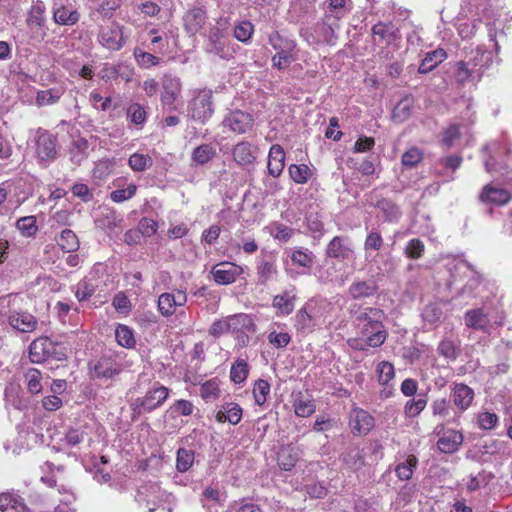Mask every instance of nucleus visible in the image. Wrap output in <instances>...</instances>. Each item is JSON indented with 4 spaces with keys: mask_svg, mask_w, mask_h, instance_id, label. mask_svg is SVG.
<instances>
[{
    "mask_svg": "<svg viewBox=\"0 0 512 512\" xmlns=\"http://www.w3.org/2000/svg\"><path fill=\"white\" fill-rule=\"evenodd\" d=\"M383 319L384 312L377 308L367 307L354 312V323L358 335L366 337V343L371 348L381 346L387 339Z\"/></svg>",
    "mask_w": 512,
    "mask_h": 512,
    "instance_id": "obj_1",
    "label": "nucleus"
},
{
    "mask_svg": "<svg viewBox=\"0 0 512 512\" xmlns=\"http://www.w3.org/2000/svg\"><path fill=\"white\" fill-rule=\"evenodd\" d=\"M352 9L351 0H325L322 4V27L324 40L333 44L340 30V21L348 16Z\"/></svg>",
    "mask_w": 512,
    "mask_h": 512,
    "instance_id": "obj_2",
    "label": "nucleus"
},
{
    "mask_svg": "<svg viewBox=\"0 0 512 512\" xmlns=\"http://www.w3.org/2000/svg\"><path fill=\"white\" fill-rule=\"evenodd\" d=\"M169 389L163 385L157 384L148 390L143 397H138L130 403L133 411V418L144 413H150L158 407L162 406L168 398Z\"/></svg>",
    "mask_w": 512,
    "mask_h": 512,
    "instance_id": "obj_3",
    "label": "nucleus"
},
{
    "mask_svg": "<svg viewBox=\"0 0 512 512\" xmlns=\"http://www.w3.org/2000/svg\"><path fill=\"white\" fill-rule=\"evenodd\" d=\"M212 96L211 90L198 91L188 105V113L191 118L204 123L212 116L214 113Z\"/></svg>",
    "mask_w": 512,
    "mask_h": 512,
    "instance_id": "obj_4",
    "label": "nucleus"
},
{
    "mask_svg": "<svg viewBox=\"0 0 512 512\" xmlns=\"http://www.w3.org/2000/svg\"><path fill=\"white\" fill-rule=\"evenodd\" d=\"M205 51L221 59H227L231 56L229 37L226 29L219 26L211 28L205 45Z\"/></svg>",
    "mask_w": 512,
    "mask_h": 512,
    "instance_id": "obj_5",
    "label": "nucleus"
},
{
    "mask_svg": "<svg viewBox=\"0 0 512 512\" xmlns=\"http://www.w3.org/2000/svg\"><path fill=\"white\" fill-rule=\"evenodd\" d=\"M182 83L180 78L172 75H165L162 79V90L160 101L168 111H175V102L181 95Z\"/></svg>",
    "mask_w": 512,
    "mask_h": 512,
    "instance_id": "obj_6",
    "label": "nucleus"
},
{
    "mask_svg": "<svg viewBox=\"0 0 512 512\" xmlns=\"http://www.w3.org/2000/svg\"><path fill=\"white\" fill-rule=\"evenodd\" d=\"M36 154L40 162L50 163L57 157L56 137L46 130H38Z\"/></svg>",
    "mask_w": 512,
    "mask_h": 512,
    "instance_id": "obj_7",
    "label": "nucleus"
},
{
    "mask_svg": "<svg viewBox=\"0 0 512 512\" xmlns=\"http://www.w3.org/2000/svg\"><path fill=\"white\" fill-rule=\"evenodd\" d=\"M243 273V268L232 262H221L214 265L211 274L214 281L219 285H229L236 281Z\"/></svg>",
    "mask_w": 512,
    "mask_h": 512,
    "instance_id": "obj_8",
    "label": "nucleus"
},
{
    "mask_svg": "<svg viewBox=\"0 0 512 512\" xmlns=\"http://www.w3.org/2000/svg\"><path fill=\"white\" fill-rule=\"evenodd\" d=\"M98 39L103 47L111 51L120 50L126 42L122 27L118 24L101 28Z\"/></svg>",
    "mask_w": 512,
    "mask_h": 512,
    "instance_id": "obj_9",
    "label": "nucleus"
},
{
    "mask_svg": "<svg viewBox=\"0 0 512 512\" xmlns=\"http://www.w3.org/2000/svg\"><path fill=\"white\" fill-rule=\"evenodd\" d=\"M222 124L234 133L244 134L252 128L253 118L249 113L235 110L225 116Z\"/></svg>",
    "mask_w": 512,
    "mask_h": 512,
    "instance_id": "obj_10",
    "label": "nucleus"
},
{
    "mask_svg": "<svg viewBox=\"0 0 512 512\" xmlns=\"http://www.w3.org/2000/svg\"><path fill=\"white\" fill-rule=\"evenodd\" d=\"M187 302V296L182 290H176L172 293H163L158 298V309L165 316H171L178 306H184Z\"/></svg>",
    "mask_w": 512,
    "mask_h": 512,
    "instance_id": "obj_11",
    "label": "nucleus"
},
{
    "mask_svg": "<svg viewBox=\"0 0 512 512\" xmlns=\"http://www.w3.org/2000/svg\"><path fill=\"white\" fill-rule=\"evenodd\" d=\"M349 424L354 434L366 435L373 428L374 419L367 411L355 408L350 413Z\"/></svg>",
    "mask_w": 512,
    "mask_h": 512,
    "instance_id": "obj_12",
    "label": "nucleus"
},
{
    "mask_svg": "<svg viewBox=\"0 0 512 512\" xmlns=\"http://www.w3.org/2000/svg\"><path fill=\"white\" fill-rule=\"evenodd\" d=\"M164 493L157 484H149L142 486L138 491L137 501L145 504L149 512L157 509L158 502L162 499Z\"/></svg>",
    "mask_w": 512,
    "mask_h": 512,
    "instance_id": "obj_13",
    "label": "nucleus"
},
{
    "mask_svg": "<svg viewBox=\"0 0 512 512\" xmlns=\"http://www.w3.org/2000/svg\"><path fill=\"white\" fill-rule=\"evenodd\" d=\"M375 42L392 45L400 39L399 30L391 22H378L372 27Z\"/></svg>",
    "mask_w": 512,
    "mask_h": 512,
    "instance_id": "obj_14",
    "label": "nucleus"
},
{
    "mask_svg": "<svg viewBox=\"0 0 512 512\" xmlns=\"http://www.w3.org/2000/svg\"><path fill=\"white\" fill-rule=\"evenodd\" d=\"M232 155L239 166H251L256 161V148L250 142L241 141L233 147Z\"/></svg>",
    "mask_w": 512,
    "mask_h": 512,
    "instance_id": "obj_15",
    "label": "nucleus"
},
{
    "mask_svg": "<svg viewBox=\"0 0 512 512\" xmlns=\"http://www.w3.org/2000/svg\"><path fill=\"white\" fill-rule=\"evenodd\" d=\"M206 19V11L202 7H192L183 18L185 30L189 34L195 35L203 28Z\"/></svg>",
    "mask_w": 512,
    "mask_h": 512,
    "instance_id": "obj_16",
    "label": "nucleus"
},
{
    "mask_svg": "<svg viewBox=\"0 0 512 512\" xmlns=\"http://www.w3.org/2000/svg\"><path fill=\"white\" fill-rule=\"evenodd\" d=\"M451 398L459 413H462L470 407L474 399V391L469 386L458 383L452 389Z\"/></svg>",
    "mask_w": 512,
    "mask_h": 512,
    "instance_id": "obj_17",
    "label": "nucleus"
},
{
    "mask_svg": "<svg viewBox=\"0 0 512 512\" xmlns=\"http://www.w3.org/2000/svg\"><path fill=\"white\" fill-rule=\"evenodd\" d=\"M326 254L331 258L346 260L353 254V248L347 238L336 236L329 242Z\"/></svg>",
    "mask_w": 512,
    "mask_h": 512,
    "instance_id": "obj_18",
    "label": "nucleus"
},
{
    "mask_svg": "<svg viewBox=\"0 0 512 512\" xmlns=\"http://www.w3.org/2000/svg\"><path fill=\"white\" fill-rule=\"evenodd\" d=\"M9 324L23 333H29L36 329V318L27 312H13L9 315Z\"/></svg>",
    "mask_w": 512,
    "mask_h": 512,
    "instance_id": "obj_19",
    "label": "nucleus"
},
{
    "mask_svg": "<svg viewBox=\"0 0 512 512\" xmlns=\"http://www.w3.org/2000/svg\"><path fill=\"white\" fill-rule=\"evenodd\" d=\"M268 42L276 51L275 54H293L296 51V42L278 31L269 34Z\"/></svg>",
    "mask_w": 512,
    "mask_h": 512,
    "instance_id": "obj_20",
    "label": "nucleus"
},
{
    "mask_svg": "<svg viewBox=\"0 0 512 512\" xmlns=\"http://www.w3.org/2000/svg\"><path fill=\"white\" fill-rule=\"evenodd\" d=\"M285 152L284 149L278 145L274 144L270 148L268 155V172L271 176L277 178L281 175L284 167H285Z\"/></svg>",
    "mask_w": 512,
    "mask_h": 512,
    "instance_id": "obj_21",
    "label": "nucleus"
},
{
    "mask_svg": "<svg viewBox=\"0 0 512 512\" xmlns=\"http://www.w3.org/2000/svg\"><path fill=\"white\" fill-rule=\"evenodd\" d=\"M215 418L219 423H224L227 421L232 425H236L242 418V409L237 403L228 402L221 405L220 409L216 413Z\"/></svg>",
    "mask_w": 512,
    "mask_h": 512,
    "instance_id": "obj_22",
    "label": "nucleus"
},
{
    "mask_svg": "<svg viewBox=\"0 0 512 512\" xmlns=\"http://www.w3.org/2000/svg\"><path fill=\"white\" fill-rule=\"evenodd\" d=\"M121 371L120 365L111 357H101L94 365L93 373L97 378H112Z\"/></svg>",
    "mask_w": 512,
    "mask_h": 512,
    "instance_id": "obj_23",
    "label": "nucleus"
},
{
    "mask_svg": "<svg viewBox=\"0 0 512 512\" xmlns=\"http://www.w3.org/2000/svg\"><path fill=\"white\" fill-rule=\"evenodd\" d=\"M292 397V406L297 416L309 417L315 412L316 405L308 395L299 391L297 393H294Z\"/></svg>",
    "mask_w": 512,
    "mask_h": 512,
    "instance_id": "obj_24",
    "label": "nucleus"
},
{
    "mask_svg": "<svg viewBox=\"0 0 512 512\" xmlns=\"http://www.w3.org/2000/svg\"><path fill=\"white\" fill-rule=\"evenodd\" d=\"M480 199L485 203L504 205L510 201L511 195L505 189L486 185L480 194Z\"/></svg>",
    "mask_w": 512,
    "mask_h": 512,
    "instance_id": "obj_25",
    "label": "nucleus"
},
{
    "mask_svg": "<svg viewBox=\"0 0 512 512\" xmlns=\"http://www.w3.org/2000/svg\"><path fill=\"white\" fill-rule=\"evenodd\" d=\"M466 327L486 332L490 321L481 308L470 309L464 315Z\"/></svg>",
    "mask_w": 512,
    "mask_h": 512,
    "instance_id": "obj_26",
    "label": "nucleus"
},
{
    "mask_svg": "<svg viewBox=\"0 0 512 512\" xmlns=\"http://www.w3.org/2000/svg\"><path fill=\"white\" fill-rule=\"evenodd\" d=\"M300 457L299 448L293 445L282 446L277 454L278 465L282 470H291Z\"/></svg>",
    "mask_w": 512,
    "mask_h": 512,
    "instance_id": "obj_27",
    "label": "nucleus"
},
{
    "mask_svg": "<svg viewBox=\"0 0 512 512\" xmlns=\"http://www.w3.org/2000/svg\"><path fill=\"white\" fill-rule=\"evenodd\" d=\"M377 284L373 279L357 280L349 287V295L353 299H362L373 296L377 292Z\"/></svg>",
    "mask_w": 512,
    "mask_h": 512,
    "instance_id": "obj_28",
    "label": "nucleus"
},
{
    "mask_svg": "<svg viewBox=\"0 0 512 512\" xmlns=\"http://www.w3.org/2000/svg\"><path fill=\"white\" fill-rule=\"evenodd\" d=\"M462 442L463 436L460 432L449 430L439 438L437 446L441 452L453 453L458 450Z\"/></svg>",
    "mask_w": 512,
    "mask_h": 512,
    "instance_id": "obj_29",
    "label": "nucleus"
},
{
    "mask_svg": "<svg viewBox=\"0 0 512 512\" xmlns=\"http://www.w3.org/2000/svg\"><path fill=\"white\" fill-rule=\"evenodd\" d=\"M65 92L64 87L56 86L47 90H39L35 98L38 107L50 106L59 102Z\"/></svg>",
    "mask_w": 512,
    "mask_h": 512,
    "instance_id": "obj_30",
    "label": "nucleus"
},
{
    "mask_svg": "<svg viewBox=\"0 0 512 512\" xmlns=\"http://www.w3.org/2000/svg\"><path fill=\"white\" fill-rule=\"evenodd\" d=\"M230 332H253L255 325L252 318L244 313H239L227 317Z\"/></svg>",
    "mask_w": 512,
    "mask_h": 512,
    "instance_id": "obj_31",
    "label": "nucleus"
},
{
    "mask_svg": "<svg viewBox=\"0 0 512 512\" xmlns=\"http://www.w3.org/2000/svg\"><path fill=\"white\" fill-rule=\"evenodd\" d=\"M22 498L11 493L0 494V512H26Z\"/></svg>",
    "mask_w": 512,
    "mask_h": 512,
    "instance_id": "obj_32",
    "label": "nucleus"
},
{
    "mask_svg": "<svg viewBox=\"0 0 512 512\" xmlns=\"http://www.w3.org/2000/svg\"><path fill=\"white\" fill-rule=\"evenodd\" d=\"M446 57V52L441 48L428 52L418 68L419 73H429L434 68H436L440 63H442L446 59Z\"/></svg>",
    "mask_w": 512,
    "mask_h": 512,
    "instance_id": "obj_33",
    "label": "nucleus"
},
{
    "mask_svg": "<svg viewBox=\"0 0 512 512\" xmlns=\"http://www.w3.org/2000/svg\"><path fill=\"white\" fill-rule=\"evenodd\" d=\"M52 344L47 338L34 340L29 347V354L32 362L39 363L45 356L51 353Z\"/></svg>",
    "mask_w": 512,
    "mask_h": 512,
    "instance_id": "obj_34",
    "label": "nucleus"
},
{
    "mask_svg": "<svg viewBox=\"0 0 512 512\" xmlns=\"http://www.w3.org/2000/svg\"><path fill=\"white\" fill-rule=\"evenodd\" d=\"M216 156V149L211 144H202L196 147L191 159L196 165H204Z\"/></svg>",
    "mask_w": 512,
    "mask_h": 512,
    "instance_id": "obj_35",
    "label": "nucleus"
},
{
    "mask_svg": "<svg viewBox=\"0 0 512 512\" xmlns=\"http://www.w3.org/2000/svg\"><path fill=\"white\" fill-rule=\"evenodd\" d=\"M89 148V142L83 137L73 139L70 148L71 160L75 164H79L86 156Z\"/></svg>",
    "mask_w": 512,
    "mask_h": 512,
    "instance_id": "obj_36",
    "label": "nucleus"
},
{
    "mask_svg": "<svg viewBox=\"0 0 512 512\" xmlns=\"http://www.w3.org/2000/svg\"><path fill=\"white\" fill-rule=\"evenodd\" d=\"M295 295L285 291L282 294L276 295L273 299V307L276 308L280 314L288 315L294 309Z\"/></svg>",
    "mask_w": 512,
    "mask_h": 512,
    "instance_id": "obj_37",
    "label": "nucleus"
},
{
    "mask_svg": "<svg viewBox=\"0 0 512 512\" xmlns=\"http://www.w3.org/2000/svg\"><path fill=\"white\" fill-rule=\"evenodd\" d=\"M53 18L60 25H74L79 20V14L76 10L61 6L54 10Z\"/></svg>",
    "mask_w": 512,
    "mask_h": 512,
    "instance_id": "obj_38",
    "label": "nucleus"
},
{
    "mask_svg": "<svg viewBox=\"0 0 512 512\" xmlns=\"http://www.w3.org/2000/svg\"><path fill=\"white\" fill-rule=\"evenodd\" d=\"M417 464V457L415 455H409L404 462L399 463L396 466L395 472L397 477L402 481L411 479L414 469L417 467Z\"/></svg>",
    "mask_w": 512,
    "mask_h": 512,
    "instance_id": "obj_39",
    "label": "nucleus"
},
{
    "mask_svg": "<svg viewBox=\"0 0 512 512\" xmlns=\"http://www.w3.org/2000/svg\"><path fill=\"white\" fill-rule=\"evenodd\" d=\"M57 244L65 252H74L79 248L78 237L70 229L61 232L59 238H57Z\"/></svg>",
    "mask_w": 512,
    "mask_h": 512,
    "instance_id": "obj_40",
    "label": "nucleus"
},
{
    "mask_svg": "<svg viewBox=\"0 0 512 512\" xmlns=\"http://www.w3.org/2000/svg\"><path fill=\"white\" fill-rule=\"evenodd\" d=\"M427 402L428 398L425 393L417 394L416 398H413L406 403L404 407L406 416L415 417L419 415L425 409Z\"/></svg>",
    "mask_w": 512,
    "mask_h": 512,
    "instance_id": "obj_41",
    "label": "nucleus"
},
{
    "mask_svg": "<svg viewBox=\"0 0 512 512\" xmlns=\"http://www.w3.org/2000/svg\"><path fill=\"white\" fill-rule=\"evenodd\" d=\"M412 100L408 97L401 99L393 109L392 118L396 122L406 121L412 112Z\"/></svg>",
    "mask_w": 512,
    "mask_h": 512,
    "instance_id": "obj_42",
    "label": "nucleus"
},
{
    "mask_svg": "<svg viewBox=\"0 0 512 512\" xmlns=\"http://www.w3.org/2000/svg\"><path fill=\"white\" fill-rule=\"evenodd\" d=\"M276 274H277V268L273 262L267 261L264 259L259 261V263L257 265V275L259 278V282L262 285H265Z\"/></svg>",
    "mask_w": 512,
    "mask_h": 512,
    "instance_id": "obj_43",
    "label": "nucleus"
},
{
    "mask_svg": "<svg viewBox=\"0 0 512 512\" xmlns=\"http://www.w3.org/2000/svg\"><path fill=\"white\" fill-rule=\"evenodd\" d=\"M115 338L118 344L125 348H132L136 343L133 331L128 326L122 324L116 328Z\"/></svg>",
    "mask_w": 512,
    "mask_h": 512,
    "instance_id": "obj_44",
    "label": "nucleus"
},
{
    "mask_svg": "<svg viewBox=\"0 0 512 512\" xmlns=\"http://www.w3.org/2000/svg\"><path fill=\"white\" fill-rule=\"evenodd\" d=\"M42 373L35 368L28 369L25 373L27 389L32 394H38L42 390Z\"/></svg>",
    "mask_w": 512,
    "mask_h": 512,
    "instance_id": "obj_45",
    "label": "nucleus"
},
{
    "mask_svg": "<svg viewBox=\"0 0 512 512\" xmlns=\"http://www.w3.org/2000/svg\"><path fill=\"white\" fill-rule=\"evenodd\" d=\"M126 115L127 118L137 126H142L146 121V111L144 107L137 102L127 107Z\"/></svg>",
    "mask_w": 512,
    "mask_h": 512,
    "instance_id": "obj_46",
    "label": "nucleus"
},
{
    "mask_svg": "<svg viewBox=\"0 0 512 512\" xmlns=\"http://www.w3.org/2000/svg\"><path fill=\"white\" fill-rule=\"evenodd\" d=\"M128 164L133 171L141 172L151 167L153 161L149 155L134 153L129 157Z\"/></svg>",
    "mask_w": 512,
    "mask_h": 512,
    "instance_id": "obj_47",
    "label": "nucleus"
},
{
    "mask_svg": "<svg viewBox=\"0 0 512 512\" xmlns=\"http://www.w3.org/2000/svg\"><path fill=\"white\" fill-rule=\"evenodd\" d=\"M194 462V452L185 448L177 451L176 468L179 472L188 471Z\"/></svg>",
    "mask_w": 512,
    "mask_h": 512,
    "instance_id": "obj_48",
    "label": "nucleus"
},
{
    "mask_svg": "<svg viewBox=\"0 0 512 512\" xmlns=\"http://www.w3.org/2000/svg\"><path fill=\"white\" fill-rule=\"evenodd\" d=\"M438 353L447 358L448 360L454 361L458 357V348L453 340L449 338H444L438 345L437 348Z\"/></svg>",
    "mask_w": 512,
    "mask_h": 512,
    "instance_id": "obj_49",
    "label": "nucleus"
},
{
    "mask_svg": "<svg viewBox=\"0 0 512 512\" xmlns=\"http://www.w3.org/2000/svg\"><path fill=\"white\" fill-rule=\"evenodd\" d=\"M443 315V310L438 303L427 304L422 311V318L429 324L438 322Z\"/></svg>",
    "mask_w": 512,
    "mask_h": 512,
    "instance_id": "obj_50",
    "label": "nucleus"
},
{
    "mask_svg": "<svg viewBox=\"0 0 512 512\" xmlns=\"http://www.w3.org/2000/svg\"><path fill=\"white\" fill-rule=\"evenodd\" d=\"M248 364L244 360H237L231 367L230 378L234 383H242L248 376Z\"/></svg>",
    "mask_w": 512,
    "mask_h": 512,
    "instance_id": "obj_51",
    "label": "nucleus"
},
{
    "mask_svg": "<svg viewBox=\"0 0 512 512\" xmlns=\"http://www.w3.org/2000/svg\"><path fill=\"white\" fill-rule=\"evenodd\" d=\"M289 174L294 182L303 184L308 181L311 171L309 167L305 164H293L289 167Z\"/></svg>",
    "mask_w": 512,
    "mask_h": 512,
    "instance_id": "obj_52",
    "label": "nucleus"
},
{
    "mask_svg": "<svg viewBox=\"0 0 512 512\" xmlns=\"http://www.w3.org/2000/svg\"><path fill=\"white\" fill-rule=\"evenodd\" d=\"M254 26L250 21H242L234 28V37L241 42H247L253 35Z\"/></svg>",
    "mask_w": 512,
    "mask_h": 512,
    "instance_id": "obj_53",
    "label": "nucleus"
},
{
    "mask_svg": "<svg viewBox=\"0 0 512 512\" xmlns=\"http://www.w3.org/2000/svg\"><path fill=\"white\" fill-rule=\"evenodd\" d=\"M270 392V384L263 380L259 379L255 382L253 388V394L255 398V402L258 405H263L266 402L267 396Z\"/></svg>",
    "mask_w": 512,
    "mask_h": 512,
    "instance_id": "obj_54",
    "label": "nucleus"
},
{
    "mask_svg": "<svg viewBox=\"0 0 512 512\" xmlns=\"http://www.w3.org/2000/svg\"><path fill=\"white\" fill-rule=\"evenodd\" d=\"M296 320V328L298 331L302 333H306L312 330L313 327V319L307 313L305 308H301L295 317Z\"/></svg>",
    "mask_w": 512,
    "mask_h": 512,
    "instance_id": "obj_55",
    "label": "nucleus"
},
{
    "mask_svg": "<svg viewBox=\"0 0 512 512\" xmlns=\"http://www.w3.org/2000/svg\"><path fill=\"white\" fill-rule=\"evenodd\" d=\"M134 56L138 65L142 68H150L159 64L160 59L155 55L135 49Z\"/></svg>",
    "mask_w": 512,
    "mask_h": 512,
    "instance_id": "obj_56",
    "label": "nucleus"
},
{
    "mask_svg": "<svg viewBox=\"0 0 512 512\" xmlns=\"http://www.w3.org/2000/svg\"><path fill=\"white\" fill-rule=\"evenodd\" d=\"M16 227L24 236H31L36 233V219L34 216L22 217L17 220Z\"/></svg>",
    "mask_w": 512,
    "mask_h": 512,
    "instance_id": "obj_57",
    "label": "nucleus"
},
{
    "mask_svg": "<svg viewBox=\"0 0 512 512\" xmlns=\"http://www.w3.org/2000/svg\"><path fill=\"white\" fill-rule=\"evenodd\" d=\"M270 230L271 235L274 238L284 242L288 241L294 233V230L292 228L280 223H272L270 226Z\"/></svg>",
    "mask_w": 512,
    "mask_h": 512,
    "instance_id": "obj_58",
    "label": "nucleus"
},
{
    "mask_svg": "<svg viewBox=\"0 0 512 512\" xmlns=\"http://www.w3.org/2000/svg\"><path fill=\"white\" fill-rule=\"evenodd\" d=\"M459 138V125L452 124L443 132L442 143L447 149H450L454 145L455 141L458 140Z\"/></svg>",
    "mask_w": 512,
    "mask_h": 512,
    "instance_id": "obj_59",
    "label": "nucleus"
},
{
    "mask_svg": "<svg viewBox=\"0 0 512 512\" xmlns=\"http://www.w3.org/2000/svg\"><path fill=\"white\" fill-rule=\"evenodd\" d=\"M377 373L379 382L385 385L394 377V367L389 362H381L377 367Z\"/></svg>",
    "mask_w": 512,
    "mask_h": 512,
    "instance_id": "obj_60",
    "label": "nucleus"
},
{
    "mask_svg": "<svg viewBox=\"0 0 512 512\" xmlns=\"http://www.w3.org/2000/svg\"><path fill=\"white\" fill-rule=\"evenodd\" d=\"M422 160V152L418 148H410L402 155V164L412 168Z\"/></svg>",
    "mask_w": 512,
    "mask_h": 512,
    "instance_id": "obj_61",
    "label": "nucleus"
},
{
    "mask_svg": "<svg viewBox=\"0 0 512 512\" xmlns=\"http://www.w3.org/2000/svg\"><path fill=\"white\" fill-rule=\"evenodd\" d=\"M136 190L137 186L135 184H130L125 189H118L113 191L110 195V198L117 203L123 202L125 200L132 198L135 195Z\"/></svg>",
    "mask_w": 512,
    "mask_h": 512,
    "instance_id": "obj_62",
    "label": "nucleus"
},
{
    "mask_svg": "<svg viewBox=\"0 0 512 512\" xmlns=\"http://www.w3.org/2000/svg\"><path fill=\"white\" fill-rule=\"evenodd\" d=\"M424 252V243L419 239H412L408 242L405 253L409 258L418 259Z\"/></svg>",
    "mask_w": 512,
    "mask_h": 512,
    "instance_id": "obj_63",
    "label": "nucleus"
},
{
    "mask_svg": "<svg viewBox=\"0 0 512 512\" xmlns=\"http://www.w3.org/2000/svg\"><path fill=\"white\" fill-rule=\"evenodd\" d=\"M218 393V384L213 380L206 381L200 388V395L205 400L216 399Z\"/></svg>",
    "mask_w": 512,
    "mask_h": 512,
    "instance_id": "obj_64",
    "label": "nucleus"
}]
</instances>
